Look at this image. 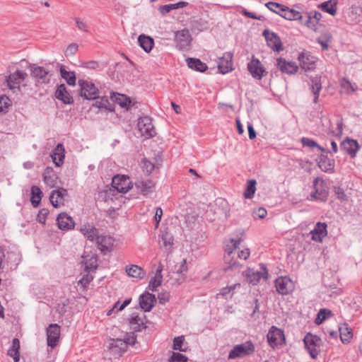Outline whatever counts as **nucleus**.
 Segmentation results:
<instances>
[{
	"label": "nucleus",
	"mask_w": 362,
	"mask_h": 362,
	"mask_svg": "<svg viewBox=\"0 0 362 362\" xmlns=\"http://www.w3.org/2000/svg\"><path fill=\"white\" fill-rule=\"evenodd\" d=\"M136 341V335L134 332L127 333L123 339H110L108 348L110 352L115 356H121L127 351L128 345H134Z\"/></svg>",
	"instance_id": "f257e3e1"
},
{
	"label": "nucleus",
	"mask_w": 362,
	"mask_h": 362,
	"mask_svg": "<svg viewBox=\"0 0 362 362\" xmlns=\"http://www.w3.org/2000/svg\"><path fill=\"white\" fill-rule=\"evenodd\" d=\"M296 12L300 16L298 18L293 19V21H297L299 24L304 25L309 29L315 30L317 26L319 24L320 21L322 18V14L317 11H300L296 10Z\"/></svg>",
	"instance_id": "f03ea898"
},
{
	"label": "nucleus",
	"mask_w": 362,
	"mask_h": 362,
	"mask_svg": "<svg viewBox=\"0 0 362 362\" xmlns=\"http://www.w3.org/2000/svg\"><path fill=\"white\" fill-rule=\"evenodd\" d=\"M265 6L271 11L279 14L280 16L288 21H293V19L296 18H298L300 16L294 8H290L289 7L279 3L269 1L267 3Z\"/></svg>",
	"instance_id": "7ed1b4c3"
},
{
	"label": "nucleus",
	"mask_w": 362,
	"mask_h": 362,
	"mask_svg": "<svg viewBox=\"0 0 362 362\" xmlns=\"http://www.w3.org/2000/svg\"><path fill=\"white\" fill-rule=\"evenodd\" d=\"M313 191L310 193L311 200L325 202L328 197V187L325 182L320 177H316L313 183Z\"/></svg>",
	"instance_id": "20e7f679"
},
{
	"label": "nucleus",
	"mask_w": 362,
	"mask_h": 362,
	"mask_svg": "<svg viewBox=\"0 0 362 362\" xmlns=\"http://www.w3.org/2000/svg\"><path fill=\"white\" fill-rule=\"evenodd\" d=\"M242 241L243 239L241 238H239L238 240L231 238L229 243L226 245V255L224 256V259L225 262L229 264L228 267L226 269V270L239 267V262L237 260H233V255L235 253L236 249L238 248V246Z\"/></svg>",
	"instance_id": "39448f33"
},
{
	"label": "nucleus",
	"mask_w": 362,
	"mask_h": 362,
	"mask_svg": "<svg viewBox=\"0 0 362 362\" xmlns=\"http://www.w3.org/2000/svg\"><path fill=\"white\" fill-rule=\"evenodd\" d=\"M78 83L80 86V95L81 97L86 100L96 99L99 90L93 82L79 79Z\"/></svg>",
	"instance_id": "423d86ee"
},
{
	"label": "nucleus",
	"mask_w": 362,
	"mask_h": 362,
	"mask_svg": "<svg viewBox=\"0 0 362 362\" xmlns=\"http://www.w3.org/2000/svg\"><path fill=\"white\" fill-rule=\"evenodd\" d=\"M259 270H255L248 268L243 272L247 281L252 285H257L261 279L267 280L268 278V272L264 264L259 265Z\"/></svg>",
	"instance_id": "0eeeda50"
},
{
	"label": "nucleus",
	"mask_w": 362,
	"mask_h": 362,
	"mask_svg": "<svg viewBox=\"0 0 362 362\" xmlns=\"http://www.w3.org/2000/svg\"><path fill=\"white\" fill-rule=\"evenodd\" d=\"M303 342L310 356L313 358H316L320 352V338L317 335L308 333L305 336Z\"/></svg>",
	"instance_id": "6e6552de"
},
{
	"label": "nucleus",
	"mask_w": 362,
	"mask_h": 362,
	"mask_svg": "<svg viewBox=\"0 0 362 362\" xmlns=\"http://www.w3.org/2000/svg\"><path fill=\"white\" fill-rule=\"evenodd\" d=\"M192 40V36L187 29H182L175 33V41L176 47L180 50L189 49Z\"/></svg>",
	"instance_id": "1a4fd4ad"
},
{
	"label": "nucleus",
	"mask_w": 362,
	"mask_h": 362,
	"mask_svg": "<svg viewBox=\"0 0 362 362\" xmlns=\"http://www.w3.org/2000/svg\"><path fill=\"white\" fill-rule=\"evenodd\" d=\"M137 128L141 135L145 138L153 137L156 134V130L149 117H142L139 119Z\"/></svg>",
	"instance_id": "9d476101"
},
{
	"label": "nucleus",
	"mask_w": 362,
	"mask_h": 362,
	"mask_svg": "<svg viewBox=\"0 0 362 362\" xmlns=\"http://www.w3.org/2000/svg\"><path fill=\"white\" fill-rule=\"evenodd\" d=\"M255 346L250 341L235 345L233 349L229 352L228 358L235 359L245 355H249L253 353Z\"/></svg>",
	"instance_id": "9b49d317"
},
{
	"label": "nucleus",
	"mask_w": 362,
	"mask_h": 362,
	"mask_svg": "<svg viewBox=\"0 0 362 362\" xmlns=\"http://www.w3.org/2000/svg\"><path fill=\"white\" fill-rule=\"evenodd\" d=\"M247 69L252 76L258 80L262 79L267 74V71L260 61L255 57L247 64Z\"/></svg>",
	"instance_id": "f8f14e48"
},
{
	"label": "nucleus",
	"mask_w": 362,
	"mask_h": 362,
	"mask_svg": "<svg viewBox=\"0 0 362 362\" xmlns=\"http://www.w3.org/2000/svg\"><path fill=\"white\" fill-rule=\"evenodd\" d=\"M267 340L269 345L274 348L285 341V336L282 329L272 326L267 334Z\"/></svg>",
	"instance_id": "ddd939ff"
},
{
	"label": "nucleus",
	"mask_w": 362,
	"mask_h": 362,
	"mask_svg": "<svg viewBox=\"0 0 362 362\" xmlns=\"http://www.w3.org/2000/svg\"><path fill=\"white\" fill-rule=\"evenodd\" d=\"M27 76L23 71L16 70L6 78V83L8 88L11 90H20V86Z\"/></svg>",
	"instance_id": "4468645a"
},
{
	"label": "nucleus",
	"mask_w": 362,
	"mask_h": 362,
	"mask_svg": "<svg viewBox=\"0 0 362 362\" xmlns=\"http://www.w3.org/2000/svg\"><path fill=\"white\" fill-rule=\"evenodd\" d=\"M275 286L277 292L281 295H287L294 289V284L287 276H281L276 279Z\"/></svg>",
	"instance_id": "2eb2a0df"
},
{
	"label": "nucleus",
	"mask_w": 362,
	"mask_h": 362,
	"mask_svg": "<svg viewBox=\"0 0 362 362\" xmlns=\"http://www.w3.org/2000/svg\"><path fill=\"white\" fill-rule=\"evenodd\" d=\"M131 185L132 182L129 177L125 175H116L112 178V187L119 192H127L132 187Z\"/></svg>",
	"instance_id": "dca6fc26"
},
{
	"label": "nucleus",
	"mask_w": 362,
	"mask_h": 362,
	"mask_svg": "<svg viewBox=\"0 0 362 362\" xmlns=\"http://www.w3.org/2000/svg\"><path fill=\"white\" fill-rule=\"evenodd\" d=\"M263 35L266 39L267 45L270 48L278 52L283 50V45L277 34L274 32H271L269 30H264L263 31Z\"/></svg>",
	"instance_id": "f3484780"
},
{
	"label": "nucleus",
	"mask_w": 362,
	"mask_h": 362,
	"mask_svg": "<svg viewBox=\"0 0 362 362\" xmlns=\"http://www.w3.org/2000/svg\"><path fill=\"white\" fill-rule=\"evenodd\" d=\"M60 326L57 324H51L47 328V345L52 348L57 346L60 337Z\"/></svg>",
	"instance_id": "a211bd4d"
},
{
	"label": "nucleus",
	"mask_w": 362,
	"mask_h": 362,
	"mask_svg": "<svg viewBox=\"0 0 362 362\" xmlns=\"http://www.w3.org/2000/svg\"><path fill=\"white\" fill-rule=\"evenodd\" d=\"M95 241L98 250L103 254H107L113 250L115 240L110 235H98Z\"/></svg>",
	"instance_id": "6ab92c4d"
},
{
	"label": "nucleus",
	"mask_w": 362,
	"mask_h": 362,
	"mask_svg": "<svg viewBox=\"0 0 362 362\" xmlns=\"http://www.w3.org/2000/svg\"><path fill=\"white\" fill-rule=\"evenodd\" d=\"M29 69L32 77L39 79L44 83H49V71L45 68L35 64H31L29 66Z\"/></svg>",
	"instance_id": "aec40b11"
},
{
	"label": "nucleus",
	"mask_w": 362,
	"mask_h": 362,
	"mask_svg": "<svg viewBox=\"0 0 362 362\" xmlns=\"http://www.w3.org/2000/svg\"><path fill=\"white\" fill-rule=\"evenodd\" d=\"M276 66L282 73L287 74H294L298 70L296 63L287 62L285 59L281 57L276 59Z\"/></svg>",
	"instance_id": "412c9836"
},
{
	"label": "nucleus",
	"mask_w": 362,
	"mask_h": 362,
	"mask_svg": "<svg viewBox=\"0 0 362 362\" xmlns=\"http://www.w3.org/2000/svg\"><path fill=\"white\" fill-rule=\"evenodd\" d=\"M233 55L230 52H226L218 61V69L220 73L225 74L233 69Z\"/></svg>",
	"instance_id": "4be33fe9"
},
{
	"label": "nucleus",
	"mask_w": 362,
	"mask_h": 362,
	"mask_svg": "<svg viewBox=\"0 0 362 362\" xmlns=\"http://www.w3.org/2000/svg\"><path fill=\"white\" fill-rule=\"evenodd\" d=\"M80 231L90 241H95L99 235L98 229L90 223L81 225Z\"/></svg>",
	"instance_id": "5701e85b"
},
{
	"label": "nucleus",
	"mask_w": 362,
	"mask_h": 362,
	"mask_svg": "<svg viewBox=\"0 0 362 362\" xmlns=\"http://www.w3.org/2000/svg\"><path fill=\"white\" fill-rule=\"evenodd\" d=\"M327 224L325 223L317 222L313 230L310 231L312 240L321 243L327 235Z\"/></svg>",
	"instance_id": "b1692460"
},
{
	"label": "nucleus",
	"mask_w": 362,
	"mask_h": 362,
	"mask_svg": "<svg viewBox=\"0 0 362 362\" xmlns=\"http://www.w3.org/2000/svg\"><path fill=\"white\" fill-rule=\"evenodd\" d=\"M309 88L311 90L314 98V103H317L320 96V93L322 88L321 76H315L310 78V83H309Z\"/></svg>",
	"instance_id": "393cba45"
},
{
	"label": "nucleus",
	"mask_w": 362,
	"mask_h": 362,
	"mask_svg": "<svg viewBox=\"0 0 362 362\" xmlns=\"http://www.w3.org/2000/svg\"><path fill=\"white\" fill-rule=\"evenodd\" d=\"M57 225L59 229L68 230L74 228V221L73 218L66 213H61L57 218Z\"/></svg>",
	"instance_id": "a878e982"
},
{
	"label": "nucleus",
	"mask_w": 362,
	"mask_h": 362,
	"mask_svg": "<svg viewBox=\"0 0 362 362\" xmlns=\"http://www.w3.org/2000/svg\"><path fill=\"white\" fill-rule=\"evenodd\" d=\"M155 301V295L148 292H145L139 298V305L145 312H149L152 309Z\"/></svg>",
	"instance_id": "bb28decb"
},
{
	"label": "nucleus",
	"mask_w": 362,
	"mask_h": 362,
	"mask_svg": "<svg viewBox=\"0 0 362 362\" xmlns=\"http://www.w3.org/2000/svg\"><path fill=\"white\" fill-rule=\"evenodd\" d=\"M358 148V144L354 139H347L341 143V149L350 155L351 158L356 156Z\"/></svg>",
	"instance_id": "cd10ccee"
},
{
	"label": "nucleus",
	"mask_w": 362,
	"mask_h": 362,
	"mask_svg": "<svg viewBox=\"0 0 362 362\" xmlns=\"http://www.w3.org/2000/svg\"><path fill=\"white\" fill-rule=\"evenodd\" d=\"M298 59L303 69L312 70L315 68V59L309 53L301 52L299 54Z\"/></svg>",
	"instance_id": "c85d7f7f"
},
{
	"label": "nucleus",
	"mask_w": 362,
	"mask_h": 362,
	"mask_svg": "<svg viewBox=\"0 0 362 362\" xmlns=\"http://www.w3.org/2000/svg\"><path fill=\"white\" fill-rule=\"evenodd\" d=\"M51 157L56 166L60 167L62 165L65 158V149L62 144H57Z\"/></svg>",
	"instance_id": "c756f323"
},
{
	"label": "nucleus",
	"mask_w": 362,
	"mask_h": 362,
	"mask_svg": "<svg viewBox=\"0 0 362 362\" xmlns=\"http://www.w3.org/2000/svg\"><path fill=\"white\" fill-rule=\"evenodd\" d=\"M66 190L63 188L52 191L49 197V200L52 205L55 208L59 207L60 205H63L64 197L66 195Z\"/></svg>",
	"instance_id": "7c9ffc66"
},
{
	"label": "nucleus",
	"mask_w": 362,
	"mask_h": 362,
	"mask_svg": "<svg viewBox=\"0 0 362 362\" xmlns=\"http://www.w3.org/2000/svg\"><path fill=\"white\" fill-rule=\"evenodd\" d=\"M125 272L129 276L139 280L144 279L146 276V272L141 267L136 264L127 265Z\"/></svg>",
	"instance_id": "2f4dec72"
},
{
	"label": "nucleus",
	"mask_w": 362,
	"mask_h": 362,
	"mask_svg": "<svg viewBox=\"0 0 362 362\" xmlns=\"http://www.w3.org/2000/svg\"><path fill=\"white\" fill-rule=\"evenodd\" d=\"M55 96L58 100H62L65 104H71L74 103L73 98L66 90L64 84H61L58 86L55 93Z\"/></svg>",
	"instance_id": "473e14b6"
},
{
	"label": "nucleus",
	"mask_w": 362,
	"mask_h": 362,
	"mask_svg": "<svg viewBox=\"0 0 362 362\" xmlns=\"http://www.w3.org/2000/svg\"><path fill=\"white\" fill-rule=\"evenodd\" d=\"M111 99L117 103L121 107L128 110L132 105V100L129 97L125 95L119 94L118 93H111Z\"/></svg>",
	"instance_id": "72a5a7b5"
},
{
	"label": "nucleus",
	"mask_w": 362,
	"mask_h": 362,
	"mask_svg": "<svg viewBox=\"0 0 362 362\" xmlns=\"http://www.w3.org/2000/svg\"><path fill=\"white\" fill-rule=\"evenodd\" d=\"M43 180L45 183L50 187H54L57 182V175L52 168L47 167L43 173Z\"/></svg>",
	"instance_id": "f704fd0d"
},
{
	"label": "nucleus",
	"mask_w": 362,
	"mask_h": 362,
	"mask_svg": "<svg viewBox=\"0 0 362 362\" xmlns=\"http://www.w3.org/2000/svg\"><path fill=\"white\" fill-rule=\"evenodd\" d=\"M337 0H329L319 4L317 7L324 12L335 16L337 12Z\"/></svg>",
	"instance_id": "c9c22d12"
},
{
	"label": "nucleus",
	"mask_w": 362,
	"mask_h": 362,
	"mask_svg": "<svg viewBox=\"0 0 362 362\" xmlns=\"http://www.w3.org/2000/svg\"><path fill=\"white\" fill-rule=\"evenodd\" d=\"M138 42L140 47L147 53L151 51L154 45V40L151 37L144 34L139 36Z\"/></svg>",
	"instance_id": "e433bc0d"
},
{
	"label": "nucleus",
	"mask_w": 362,
	"mask_h": 362,
	"mask_svg": "<svg viewBox=\"0 0 362 362\" xmlns=\"http://www.w3.org/2000/svg\"><path fill=\"white\" fill-rule=\"evenodd\" d=\"M95 102L93 103V106L98 108H103L110 112L115 111V105L111 103L108 98L106 96L104 97H98L95 99Z\"/></svg>",
	"instance_id": "4c0bfd02"
},
{
	"label": "nucleus",
	"mask_w": 362,
	"mask_h": 362,
	"mask_svg": "<svg viewBox=\"0 0 362 362\" xmlns=\"http://www.w3.org/2000/svg\"><path fill=\"white\" fill-rule=\"evenodd\" d=\"M162 265H159L155 276L152 277L148 284V288L152 291H156L159 286H160L163 280L162 276Z\"/></svg>",
	"instance_id": "58836bf2"
},
{
	"label": "nucleus",
	"mask_w": 362,
	"mask_h": 362,
	"mask_svg": "<svg viewBox=\"0 0 362 362\" xmlns=\"http://www.w3.org/2000/svg\"><path fill=\"white\" fill-rule=\"evenodd\" d=\"M187 64L190 69L197 71L204 72L207 69L206 64L197 58H187Z\"/></svg>",
	"instance_id": "ea45409f"
},
{
	"label": "nucleus",
	"mask_w": 362,
	"mask_h": 362,
	"mask_svg": "<svg viewBox=\"0 0 362 362\" xmlns=\"http://www.w3.org/2000/svg\"><path fill=\"white\" fill-rule=\"evenodd\" d=\"M160 244L161 247L170 250L173 245V236L168 231H163L160 237Z\"/></svg>",
	"instance_id": "a19ab883"
},
{
	"label": "nucleus",
	"mask_w": 362,
	"mask_h": 362,
	"mask_svg": "<svg viewBox=\"0 0 362 362\" xmlns=\"http://www.w3.org/2000/svg\"><path fill=\"white\" fill-rule=\"evenodd\" d=\"M319 168L325 173H332L334 168V162L333 160L327 157H321L318 163Z\"/></svg>",
	"instance_id": "79ce46f5"
},
{
	"label": "nucleus",
	"mask_w": 362,
	"mask_h": 362,
	"mask_svg": "<svg viewBox=\"0 0 362 362\" xmlns=\"http://www.w3.org/2000/svg\"><path fill=\"white\" fill-rule=\"evenodd\" d=\"M339 332L343 343L349 342L353 337L352 331L346 324H342L339 326Z\"/></svg>",
	"instance_id": "37998d69"
},
{
	"label": "nucleus",
	"mask_w": 362,
	"mask_h": 362,
	"mask_svg": "<svg viewBox=\"0 0 362 362\" xmlns=\"http://www.w3.org/2000/svg\"><path fill=\"white\" fill-rule=\"evenodd\" d=\"M42 197V192L40 187L37 186H33L31 187V203L34 207L38 206L40 203Z\"/></svg>",
	"instance_id": "c03bdc74"
},
{
	"label": "nucleus",
	"mask_w": 362,
	"mask_h": 362,
	"mask_svg": "<svg viewBox=\"0 0 362 362\" xmlns=\"http://www.w3.org/2000/svg\"><path fill=\"white\" fill-rule=\"evenodd\" d=\"M59 71L62 78H64L69 85H76V78L74 71H66L63 66H61Z\"/></svg>",
	"instance_id": "a18cd8bd"
},
{
	"label": "nucleus",
	"mask_w": 362,
	"mask_h": 362,
	"mask_svg": "<svg viewBox=\"0 0 362 362\" xmlns=\"http://www.w3.org/2000/svg\"><path fill=\"white\" fill-rule=\"evenodd\" d=\"M19 349L20 341L17 338H15L12 341L11 347L8 350V354L12 357L16 362L19 360Z\"/></svg>",
	"instance_id": "49530a36"
},
{
	"label": "nucleus",
	"mask_w": 362,
	"mask_h": 362,
	"mask_svg": "<svg viewBox=\"0 0 362 362\" xmlns=\"http://www.w3.org/2000/svg\"><path fill=\"white\" fill-rule=\"evenodd\" d=\"M173 348L180 351H186L187 349V344L185 342L184 336L175 337L173 339Z\"/></svg>",
	"instance_id": "de8ad7c7"
},
{
	"label": "nucleus",
	"mask_w": 362,
	"mask_h": 362,
	"mask_svg": "<svg viewBox=\"0 0 362 362\" xmlns=\"http://www.w3.org/2000/svg\"><path fill=\"white\" fill-rule=\"evenodd\" d=\"M256 184L255 180H250L247 182V186L244 192V197L246 199H252L256 192Z\"/></svg>",
	"instance_id": "09e8293b"
},
{
	"label": "nucleus",
	"mask_w": 362,
	"mask_h": 362,
	"mask_svg": "<svg viewBox=\"0 0 362 362\" xmlns=\"http://www.w3.org/2000/svg\"><path fill=\"white\" fill-rule=\"evenodd\" d=\"M332 315V313L330 310L326 308L320 309L317 313V317L315 320V323L319 325Z\"/></svg>",
	"instance_id": "8fccbe9b"
},
{
	"label": "nucleus",
	"mask_w": 362,
	"mask_h": 362,
	"mask_svg": "<svg viewBox=\"0 0 362 362\" xmlns=\"http://www.w3.org/2000/svg\"><path fill=\"white\" fill-rule=\"evenodd\" d=\"M362 8L361 7L352 6L349 12V18L353 23H357L361 21V13Z\"/></svg>",
	"instance_id": "3c124183"
},
{
	"label": "nucleus",
	"mask_w": 362,
	"mask_h": 362,
	"mask_svg": "<svg viewBox=\"0 0 362 362\" xmlns=\"http://www.w3.org/2000/svg\"><path fill=\"white\" fill-rule=\"evenodd\" d=\"M301 144L305 147H308L310 148H317L319 151L322 152L325 151V149L323 147L318 145V144L316 141L307 137H303L301 139Z\"/></svg>",
	"instance_id": "603ef678"
},
{
	"label": "nucleus",
	"mask_w": 362,
	"mask_h": 362,
	"mask_svg": "<svg viewBox=\"0 0 362 362\" xmlns=\"http://www.w3.org/2000/svg\"><path fill=\"white\" fill-rule=\"evenodd\" d=\"M141 166L143 169V171L145 172L147 175L151 174L155 168L154 164L145 158L141 160Z\"/></svg>",
	"instance_id": "864d4df0"
},
{
	"label": "nucleus",
	"mask_w": 362,
	"mask_h": 362,
	"mask_svg": "<svg viewBox=\"0 0 362 362\" xmlns=\"http://www.w3.org/2000/svg\"><path fill=\"white\" fill-rule=\"evenodd\" d=\"M341 89L342 92L346 93H353L355 90L351 82L345 78L341 81Z\"/></svg>",
	"instance_id": "5fc2aeb1"
},
{
	"label": "nucleus",
	"mask_w": 362,
	"mask_h": 362,
	"mask_svg": "<svg viewBox=\"0 0 362 362\" xmlns=\"http://www.w3.org/2000/svg\"><path fill=\"white\" fill-rule=\"evenodd\" d=\"M137 188L140 189L142 192L144 194L148 193L151 191V187H153L152 182L151 181H142L137 182L136 184Z\"/></svg>",
	"instance_id": "6e6d98bb"
},
{
	"label": "nucleus",
	"mask_w": 362,
	"mask_h": 362,
	"mask_svg": "<svg viewBox=\"0 0 362 362\" xmlns=\"http://www.w3.org/2000/svg\"><path fill=\"white\" fill-rule=\"evenodd\" d=\"M336 125H337V127L335 128V129H329L328 132V134L330 135L334 136H341L342 134V131H343V129H342L343 124H342L341 120H339V119L337 120Z\"/></svg>",
	"instance_id": "4d7b16f0"
},
{
	"label": "nucleus",
	"mask_w": 362,
	"mask_h": 362,
	"mask_svg": "<svg viewBox=\"0 0 362 362\" xmlns=\"http://www.w3.org/2000/svg\"><path fill=\"white\" fill-rule=\"evenodd\" d=\"M93 279V276L90 274H87L78 281V284L81 285L83 289H86Z\"/></svg>",
	"instance_id": "13d9d810"
},
{
	"label": "nucleus",
	"mask_w": 362,
	"mask_h": 362,
	"mask_svg": "<svg viewBox=\"0 0 362 362\" xmlns=\"http://www.w3.org/2000/svg\"><path fill=\"white\" fill-rule=\"evenodd\" d=\"M129 322L132 325H136L134 329L136 330H140L141 327L144 325L143 320L139 315L132 316Z\"/></svg>",
	"instance_id": "bf43d9fd"
},
{
	"label": "nucleus",
	"mask_w": 362,
	"mask_h": 362,
	"mask_svg": "<svg viewBox=\"0 0 362 362\" xmlns=\"http://www.w3.org/2000/svg\"><path fill=\"white\" fill-rule=\"evenodd\" d=\"M334 191L337 198L338 199H339L340 201L345 202V201L348 200L347 196L341 187H334Z\"/></svg>",
	"instance_id": "052dcab7"
},
{
	"label": "nucleus",
	"mask_w": 362,
	"mask_h": 362,
	"mask_svg": "<svg viewBox=\"0 0 362 362\" xmlns=\"http://www.w3.org/2000/svg\"><path fill=\"white\" fill-rule=\"evenodd\" d=\"M10 105L11 100L7 96H0V112L6 111Z\"/></svg>",
	"instance_id": "680f3d73"
},
{
	"label": "nucleus",
	"mask_w": 362,
	"mask_h": 362,
	"mask_svg": "<svg viewBox=\"0 0 362 362\" xmlns=\"http://www.w3.org/2000/svg\"><path fill=\"white\" fill-rule=\"evenodd\" d=\"M98 267L97 264V257L95 256H93L90 260L89 262L86 261L85 262V269L86 271H89L91 269H95Z\"/></svg>",
	"instance_id": "e2e57ef3"
},
{
	"label": "nucleus",
	"mask_w": 362,
	"mask_h": 362,
	"mask_svg": "<svg viewBox=\"0 0 362 362\" xmlns=\"http://www.w3.org/2000/svg\"><path fill=\"white\" fill-rule=\"evenodd\" d=\"M48 214H49L48 209H42L41 210H40V211L37 216V221L40 223L45 224Z\"/></svg>",
	"instance_id": "0e129e2a"
},
{
	"label": "nucleus",
	"mask_w": 362,
	"mask_h": 362,
	"mask_svg": "<svg viewBox=\"0 0 362 362\" xmlns=\"http://www.w3.org/2000/svg\"><path fill=\"white\" fill-rule=\"evenodd\" d=\"M187 358L180 353L173 352L170 357V362H187Z\"/></svg>",
	"instance_id": "69168bd1"
},
{
	"label": "nucleus",
	"mask_w": 362,
	"mask_h": 362,
	"mask_svg": "<svg viewBox=\"0 0 362 362\" xmlns=\"http://www.w3.org/2000/svg\"><path fill=\"white\" fill-rule=\"evenodd\" d=\"M78 46L76 43L70 44L65 50V55L66 57L74 55L78 51Z\"/></svg>",
	"instance_id": "338daca9"
},
{
	"label": "nucleus",
	"mask_w": 362,
	"mask_h": 362,
	"mask_svg": "<svg viewBox=\"0 0 362 362\" xmlns=\"http://www.w3.org/2000/svg\"><path fill=\"white\" fill-rule=\"evenodd\" d=\"M240 12V13H242L243 15H244L245 16H246L247 18H250L252 19H257V20H259V21H262L264 19V18L262 16H257L253 13L247 11L245 8H241V10Z\"/></svg>",
	"instance_id": "774afa93"
}]
</instances>
